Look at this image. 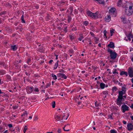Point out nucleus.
Returning <instances> with one entry per match:
<instances>
[{
    "label": "nucleus",
    "mask_w": 133,
    "mask_h": 133,
    "mask_svg": "<svg viewBox=\"0 0 133 133\" xmlns=\"http://www.w3.org/2000/svg\"><path fill=\"white\" fill-rule=\"evenodd\" d=\"M125 13L127 15L130 16L133 12V3L131 1L127 2L125 4Z\"/></svg>",
    "instance_id": "1"
},
{
    "label": "nucleus",
    "mask_w": 133,
    "mask_h": 133,
    "mask_svg": "<svg viewBox=\"0 0 133 133\" xmlns=\"http://www.w3.org/2000/svg\"><path fill=\"white\" fill-rule=\"evenodd\" d=\"M87 14L88 16L93 18H97L101 17L100 15L99 14L98 11L94 13L90 11H88L87 12Z\"/></svg>",
    "instance_id": "2"
},
{
    "label": "nucleus",
    "mask_w": 133,
    "mask_h": 133,
    "mask_svg": "<svg viewBox=\"0 0 133 133\" xmlns=\"http://www.w3.org/2000/svg\"><path fill=\"white\" fill-rule=\"evenodd\" d=\"M107 51L110 54V57L111 59H114L116 58L117 55V53L115 51H113L110 49L108 48Z\"/></svg>",
    "instance_id": "3"
},
{
    "label": "nucleus",
    "mask_w": 133,
    "mask_h": 133,
    "mask_svg": "<svg viewBox=\"0 0 133 133\" xmlns=\"http://www.w3.org/2000/svg\"><path fill=\"white\" fill-rule=\"evenodd\" d=\"M128 73L129 77H133V68L129 67L128 69Z\"/></svg>",
    "instance_id": "4"
},
{
    "label": "nucleus",
    "mask_w": 133,
    "mask_h": 133,
    "mask_svg": "<svg viewBox=\"0 0 133 133\" xmlns=\"http://www.w3.org/2000/svg\"><path fill=\"white\" fill-rule=\"evenodd\" d=\"M123 99V98L118 97V98H117L116 100V104L119 106H121L122 104Z\"/></svg>",
    "instance_id": "5"
},
{
    "label": "nucleus",
    "mask_w": 133,
    "mask_h": 133,
    "mask_svg": "<svg viewBox=\"0 0 133 133\" xmlns=\"http://www.w3.org/2000/svg\"><path fill=\"white\" fill-rule=\"evenodd\" d=\"M34 90V88L33 87H30L28 86L26 88L27 92L29 93H31Z\"/></svg>",
    "instance_id": "6"
},
{
    "label": "nucleus",
    "mask_w": 133,
    "mask_h": 133,
    "mask_svg": "<svg viewBox=\"0 0 133 133\" xmlns=\"http://www.w3.org/2000/svg\"><path fill=\"white\" fill-rule=\"evenodd\" d=\"M121 108L122 110V112L123 113L125 111L129 110V107L125 104L122 105V106Z\"/></svg>",
    "instance_id": "7"
},
{
    "label": "nucleus",
    "mask_w": 133,
    "mask_h": 133,
    "mask_svg": "<svg viewBox=\"0 0 133 133\" xmlns=\"http://www.w3.org/2000/svg\"><path fill=\"white\" fill-rule=\"evenodd\" d=\"M125 35L129 40L130 41L131 40V39L133 37V36L131 32H129L128 34L126 33Z\"/></svg>",
    "instance_id": "8"
},
{
    "label": "nucleus",
    "mask_w": 133,
    "mask_h": 133,
    "mask_svg": "<svg viewBox=\"0 0 133 133\" xmlns=\"http://www.w3.org/2000/svg\"><path fill=\"white\" fill-rule=\"evenodd\" d=\"M127 128L129 131H131L133 130V125L131 123H128Z\"/></svg>",
    "instance_id": "9"
},
{
    "label": "nucleus",
    "mask_w": 133,
    "mask_h": 133,
    "mask_svg": "<svg viewBox=\"0 0 133 133\" xmlns=\"http://www.w3.org/2000/svg\"><path fill=\"white\" fill-rule=\"evenodd\" d=\"M69 115V114L68 112L64 113L63 114L62 118L66 120Z\"/></svg>",
    "instance_id": "10"
},
{
    "label": "nucleus",
    "mask_w": 133,
    "mask_h": 133,
    "mask_svg": "<svg viewBox=\"0 0 133 133\" xmlns=\"http://www.w3.org/2000/svg\"><path fill=\"white\" fill-rule=\"evenodd\" d=\"M116 10L115 8H111L109 10V12L111 14H114Z\"/></svg>",
    "instance_id": "11"
},
{
    "label": "nucleus",
    "mask_w": 133,
    "mask_h": 133,
    "mask_svg": "<svg viewBox=\"0 0 133 133\" xmlns=\"http://www.w3.org/2000/svg\"><path fill=\"white\" fill-rule=\"evenodd\" d=\"M111 16L110 15H108L105 17V21L107 22H109L111 19Z\"/></svg>",
    "instance_id": "12"
},
{
    "label": "nucleus",
    "mask_w": 133,
    "mask_h": 133,
    "mask_svg": "<svg viewBox=\"0 0 133 133\" xmlns=\"http://www.w3.org/2000/svg\"><path fill=\"white\" fill-rule=\"evenodd\" d=\"M108 46L112 49H114L115 47L114 43L112 42H110V43L108 45Z\"/></svg>",
    "instance_id": "13"
},
{
    "label": "nucleus",
    "mask_w": 133,
    "mask_h": 133,
    "mask_svg": "<svg viewBox=\"0 0 133 133\" xmlns=\"http://www.w3.org/2000/svg\"><path fill=\"white\" fill-rule=\"evenodd\" d=\"M125 94V93L124 92L122 91H119V95L118 97L123 98V95Z\"/></svg>",
    "instance_id": "14"
},
{
    "label": "nucleus",
    "mask_w": 133,
    "mask_h": 133,
    "mask_svg": "<svg viewBox=\"0 0 133 133\" xmlns=\"http://www.w3.org/2000/svg\"><path fill=\"white\" fill-rule=\"evenodd\" d=\"M117 6L119 7L122 6L123 7H124L122 6L123 5L122 4V1L121 0L119 1L117 3Z\"/></svg>",
    "instance_id": "15"
},
{
    "label": "nucleus",
    "mask_w": 133,
    "mask_h": 133,
    "mask_svg": "<svg viewBox=\"0 0 133 133\" xmlns=\"http://www.w3.org/2000/svg\"><path fill=\"white\" fill-rule=\"evenodd\" d=\"M59 76L62 78H64V79H66L67 77L65 75L63 74L62 73H59Z\"/></svg>",
    "instance_id": "16"
},
{
    "label": "nucleus",
    "mask_w": 133,
    "mask_h": 133,
    "mask_svg": "<svg viewBox=\"0 0 133 133\" xmlns=\"http://www.w3.org/2000/svg\"><path fill=\"white\" fill-rule=\"evenodd\" d=\"M102 93L104 96V97L106 98L108 95V91H104L102 92Z\"/></svg>",
    "instance_id": "17"
},
{
    "label": "nucleus",
    "mask_w": 133,
    "mask_h": 133,
    "mask_svg": "<svg viewBox=\"0 0 133 133\" xmlns=\"http://www.w3.org/2000/svg\"><path fill=\"white\" fill-rule=\"evenodd\" d=\"M124 86L125 87H122V91L125 93L127 89L126 88V85L124 84Z\"/></svg>",
    "instance_id": "18"
},
{
    "label": "nucleus",
    "mask_w": 133,
    "mask_h": 133,
    "mask_svg": "<svg viewBox=\"0 0 133 133\" xmlns=\"http://www.w3.org/2000/svg\"><path fill=\"white\" fill-rule=\"evenodd\" d=\"M69 37L70 38V39L72 41H73L74 40L75 38V36L73 34L69 36Z\"/></svg>",
    "instance_id": "19"
},
{
    "label": "nucleus",
    "mask_w": 133,
    "mask_h": 133,
    "mask_svg": "<svg viewBox=\"0 0 133 133\" xmlns=\"http://www.w3.org/2000/svg\"><path fill=\"white\" fill-rule=\"evenodd\" d=\"M11 48L13 51H16L17 49V46L16 45H12L11 46Z\"/></svg>",
    "instance_id": "20"
},
{
    "label": "nucleus",
    "mask_w": 133,
    "mask_h": 133,
    "mask_svg": "<svg viewBox=\"0 0 133 133\" xmlns=\"http://www.w3.org/2000/svg\"><path fill=\"white\" fill-rule=\"evenodd\" d=\"M120 75H125L126 76H127L128 75V74L127 72L122 71L120 73Z\"/></svg>",
    "instance_id": "21"
},
{
    "label": "nucleus",
    "mask_w": 133,
    "mask_h": 133,
    "mask_svg": "<svg viewBox=\"0 0 133 133\" xmlns=\"http://www.w3.org/2000/svg\"><path fill=\"white\" fill-rule=\"evenodd\" d=\"M99 3L101 4H105V1L104 0H95Z\"/></svg>",
    "instance_id": "22"
},
{
    "label": "nucleus",
    "mask_w": 133,
    "mask_h": 133,
    "mask_svg": "<svg viewBox=\"0 0 133 133\" xmlns=\"http://www.w3.org/2000/svg\"><path fill=\"white\" fill-rule=\"evenodd\" d=\"M79 35V36L78 39L79 41H81L84 38V37L83 36V35L82 34H80Z\"/></svg>",
    "instance_id": "23"
},
{
    "label": "nucleus",
    "mask_w": 133,
    "mask_h": 133,
    "mask_svg": "<svg viewBox=\"0 0 133 133\" xmlns=\"http://www.w3.org/2000/svg\"><path fill=\"white\" fill-rule=\"evenodd\" d=\"M105 84L104 83H101L100 84V86L101 89H103L104 88Z\"/></svg>",
    "instance_id": "24"
},
{
    "label": "nucleus",
    "mask_w": 133,
    "mask_h": 133,
    "mask_svg": "<svg viewBox=\"0 0 133 133\" xmlns=\"http://www.w3.org/2000/svg\"><path fill=\"white\" fill-rule=\"evenodd\" d=\"M58 61H57L56 62L55 64L54 65V69L55 70L56 69L58 66Z\"/></svg>",
    "instance_id": "25"
},
{
    "label": "nucleus",
    "mask_w": 133,
    "mask_h": 133,
    "mask_svg": "<svg viewBox=\"0 0 133 133\" xmlns=\"http://www.w3.org/2000/svg\"><path fill=\"white\" fill-rule=\"evenodd\" d=\"M52 77V78L54 80H56L57 79V76L56 75L52 74H51Z\"/></svg>",
    "instance_id": "26"
},
{
    "label": "nucleus",
    "mask_w": 133,
    "mask_h": 133,
    "mask_svg": "<svg viewBox=\"0 0 133 133\" xmlns=\"http://www.w3.org/2000/svg\"><path fill=\"white\" fill-rule=\"evenodd\" d=\"M94 39L96 43H98L99 40V39L98 38L94 37Z\"/></svg>",
    "instance_id": "27"
},
{
    "label": "nucleus",
    "mask_w": 133,
    "mask_h": 133,
    "mask_svg": "<svg viewBox=\"0 0 133 133\" xmlns=\"http://www.w3.org/2000/svg\"><path fill=\"white\" fill-rule=\"evenodd\" d=\"M121 19L122 21L124 23H125L126 22V18L124 16H121Z\"/></svg>",
    "instance_id": "28"
},
{
    "label": "nucleus",
    "mask_w": 133,
    "mask_h": 133,
    "mask_svg": "<svg viewBox=\"0 0 133 133\" xmlns=\"http://www.w3.org/2000/svg\"><path fill=\"white\" fill-rule=\"evenodd\" d=\"M55 118L57 120L60 121L61 119V117L60 116L58 115H56L55 116Z\"/></svg>",
    "instance_id": "29"
},
{
    "label": "nucleus",
    "mask_w": 133,
    "mask_h": 133,
    "mask_svg": "<svg viewBox=\"0 0 133 133\" xmlns=\"http://www.w3.org/2000/svg\"><path fill=\"white\" fill-rule=\"evenodd\" d=\"M117 90V89L116 87H114L112 88V90L114 92L116 91Z\"/></svg>",
    "instance_id": "30"
},
{
    "label": "nucleus",
    "mask_w": 133,
    "mask_h": 133,
    "mask_svg": "<svg viewBox=\"0 0 133 133\" xmlns=\"http://www.w3.org/2000/svg\"><path fill=\"white\" fill-rule=\"evenodd\" d=\"M5 73V72L3 70H0V75H2L4 74Z\"/></svg>",
    "instance_id": "31"
},
{
    "label": "nucleus",
    "mask_w": 133,
    "mask_h": 133,
    "mask_svg": "<svg viewBox=\"0 0 133 133\" xmlns=\"http://www.w3.org/2000/svg\"><path fill=\"white\" fill-rule=\"evenodd\" d=\"M117 131L114 129H112L110 130V133H116Z\"/></svg>",
    "instance_id": "32"
},
{
    "label": "nucleus",
    "mask_w": 133,
    "mask_h": 133,
    "mask_svg": "<svg viewBox=\"0 0 133 133\" xmlns=\"http://www.w3.org/2000/svg\"><path fill=\"white\" fill-rule=\"evenodd\" d=\"M114 30L113 29H111L110 30V32L111 35V36H112L113 35V33H114Z\"/></svg>",
    "instance_id": "33"
},
{
    "label": "nucleus",
    "mask_w": 133,
    "mask_h": 133,
    "mask_svg": "<svg viewBox=\"0 0 133 133\" xmlns=\"http://www.w3.org/2000/svg\"><path fill=\"white\" fill-rule=\"evenodd\" d=\"M89 24V23L87 21H85L83 22V24L85 25L86 26Z\"/></svg>",
    "instance_id": "34"
},
{
    "label": "nucleus",
    "mask_w": 133,
    "mask_h": 133,
    "mask_svg": "<svg viewBox=\"0 0 133 133\" xmlns=\"http://www.w3.org/2000/svg\"><path fill=\"white\" fill-rule=\"evenodd\" d=\"M52 106L53 108H55V101H53L52 103Z\"/></svg>",
    "instance_id": "35"
},
{
    "label": "nucleus",
    "mask_w": 133,
    "mask_h": 133,
    "mask_svg": "<svg viewBox=\"0 0 133 133\" xmlns=\"http://www.w3.org/2000/svg\"><path fill=\"white\" fill-rule=\"evenodd\" d=\"M24 16L23 15L21 17V19L22 21V23H24L25 22V21L24 20Z\"/></svg>",
    "instance_id": "36"
},
{
    "label": "nucleus",
    "mask_w": 133,
    "mask_h": 133,
    "mask_svg": "<svg viewBox=\"0 0 133 133\" xmlns=\"http://www.w3.org/2000/svg\"><path fill=\"white\" fill-rule=\"evenodd\" d=\"M113 71L112 72V73L113 74H118V72H117V70L116 69H114Z\"/></svg>",
    "instance_id": "37"
},
{
    "label": "nucleus",
    "mask_w": 133,
    "mask_h": 133,
    "mask_svg": "<svg viewBox=\"0 0 133 133\" xmlns=\"http://www.w3.org/2000/svg\"><path fill=\"white\" fill-rule=\"evenodd\" d=\"M27 114V112L26 111H25L24 112V114L22 115L21 116H23L26 115V116Z\"/></svg>",
    "instance_id": "38"
},
{
    "label": "nucleus",
    "mask_w": 133,
    "mask_h": 133,
    "mask_svg": "<svg viewBox=\"0 0 133 133\" xmlns=\"http://www.w3.org/2000/svg\"><path fill=\"white\" fill-rule=\"evenodd\" d=\"M95 106L96 107H98L100 106V104L97 102H96L95 103Z\"/></svg>",
    "instance_id": "39"
},
{
    "label": "nucleus",
    "mask_w": 133,
    "mask_h": 133,
    "mask_svg": "<svg viewBox=\"0 0 133 133\" xmlns=\"http://www.w3.org/2000/svg\"><path fill=\"white\" fill-rule=\"evenodd\" d=\"M113 82L114 83L116 84H118V83L119 82L118 81L116 80L115 79L114 80H113Z\"/></svg>",
    "instance_id": "40"
},
{
    "label": "nucleus",
    "mask_w": 133,
    "mask_h": 133,
    "mask_svg": "<svg viewBox=\"0 0 133 133\" xmlns=\"http://www.w3.org/2000/svg\"><path fill=\"white\" fill-rule=\"evenodd\" d=\"M70 12V13H71L73 11V9L72 7H70L69 8Z\"/></svg>",
    "instance_id": "41"
},
{
    "label": "nucleus",
    "mask_w": 133,
    "mask_h": 133,
    "mask_svg": "<svg viewBox=\"0 0 133 133\" xmlns=\"http://www.w3.org/2000/svg\"><path fill=\"white\" fill-rule=\"evenodd\" d=\"M27 127L26 125H25L24 127V130H23V132H24V133H25V132L26 131V130H27Z\"/></svg>",
    "instance_id": "42"
},
{
    "label": "nucleus",
    "mask_w": 133,
    "mask_h": 133,
    "mask_svg": "<svg viewBox=\"0 0 133 133\" xmlns=\"http://www.w3.org/2000/svg\"><path fill=\"white\" fill-rule=\"evenodd\" d=\"M34 90L35 91L37 92H38L39 91V90L37 88H35L34 89Z\"/></svg>",
    "instance_id": "43"
},
{
    "label": "nucleus",
    "mask_w": 133,
    "mask_h": 133,
    "mask_svg": "<svg viewBox=\"0 0 133 133\" xmlns=\"http://www.w3.org/2000/svg\"><path fill=\"white\" fill-rule=\"evenodd\" d=\"M71 20V17H69L68 18V21L70 22Z\"/></svg>",
    "instance_id": "44"
},
{
    "label": "nucleus",
    "mask_w": 133,
    "mask_h": 133,
    "mask_svg": "<svg viewBox=\"0 0 133 133\" xmlns=\"http://www.w3.org/2000/svg\"><path fill=\"white\" fill-rule=\"evenodd\" d=\"M6 13L5 12H2L0 14V16H2L3 15L5 14Z\"/></svg>",
    "instance_id": "45"
},
{
    "label": "nucleus",
    "mask_w": 133,
    "mask_h": 133,
    "mask_svg": "<svg viewBox=\"0 0 133 133\" xmlns=\"http://www.w3.org/2000/svg\"><path fill=\"white\" fill-rule=\"evenodd\" d=\"M8 126L9 128H11L13 127L12 125L11 124H8Z\"/></svg>",
    "instance_id": "46"
},
{
    "label": "nucleus",
    "mask_w": 133,
    "mask_h": 133,
    "mask_svg": "<svg viewBox=\"0 0 133 133\" xmlns=\"http://www.w3.org/2000/svg\"><path fill=\"white\" fill-rule=\"evenodd\" d=\"M38 119V118L37 116H35L34 118V121H36Z\"/></svg>",
    "instance_id": "47"
},
{
    "label": "nucleus",
    "mask_w": 133,
    "mask_h": 133,
    "mask_svg": "<svg viewBox=\"0 0 133 133\" xmlns=\"http://www.w3.org/2000/svg\"><path fill=\"white\" fill-rule=\"evenodd\" d=\"M69 52L70 53H73L74 51L72 50H71L69 51Z\"/></svg>",
    "instance_id": "48"
},
{
    "label": "nucleus",
    "mask_w": 133,
    "mask_h": 133,
    "mask_svg": "<svg viewBox=\"0 0 133 133\" xmlns=\"http://www.w3.org/2000/svg\"><path fill=\"white\" fill-rule=\"evenodd\" d=\"M90 34L91 35L93 36H94V34L92 32H90Z\"/></svg>",
    "instance_id": "49"
},
{
    "label": "nucleus",
    "mask_w": 133,
    "mask_h": 133,
    "mask_svg": "<svg viewBox=\"0 0 133 133\" xmlns=\"http://www.w3.org/2000/svg\"><path fill=\"white\" fill-rule=\"evenodd\" d=\"M49 86H50V85L49 84H46V87L45 88V89L46 88H48V87H49Z\"/></svg>",
    "instance_id": "50"
},
{
    "label": "nucleus",
    "mask_w": 133,
    "mask_h": 133,
    "mask_svg": "<svg viewBox=\"0 0 133 133\" xmlns=\"http://www.w3.org/2000/svg\"><path fill=\"white\" fill-rule=\"evenodd\" d=\"M58 132L59 133H60L61 132V130L60 129H58Z\"/></svg>",
    "instance_id": "51"
},
{
    "label": "nucleus",
    "mask_w": 133,
    "mask_h": 133,
    "mask_svg": "<svg viewBox=\"0 0 133 133\" xmlns=\"http://www.w3.org/2000/svg\"><path fill=\"white\" fill-rule=\"evenodd\" d=\"M123 123L124 124H126L127 123V122L126 121H123Z\"/></svg>",
    "instance_id": "52"
},
{
    "label": "nucleus",
    "mask_w": 133,
    "mask_h": 133,
    "mask_svg": "<svg viewBox=\"0 0 133 133\" xmlns=\"http://www.w3.org/2000/svg\"><path fill=\"white\" fill-rule=\"evenodd\" d=\"M53 62V61L52 60H50L49 61V63L50 64H51L52 62Z\"/></svg>",
    "instance_id": "53"
},
{
    "label": "nucleus",
    "mask_w": 133,
    "mask_h": 133,
    "mask_svg": "<svg viewBox=\"0 0 133 133\" xmlns=\"http://www.w3.org/2000/svg\"><path fill=\"white\" fill-rule=\"evenodd\" d=\"M118 84L119 85L121 86H122V85H123V84L122 83H121L119 82Z\"/></svg>",
    "instance_id": "54"
},
{
    "label": "nucleus",
    "mask_w": 133,
    "mask_h": 133,
    "mask_svg": "<svg viewBox=\"0 0 133 133\" xmlns=\"http://www.w3.org/2000/svg\"><path fill=\"white\" fill-rule=\"evenodd\" d=\"M3 128V127L2 126H0V131L2 130Z\"/></svg>",
    "instance_id": "55"
},
{
    "label": "nucleus",
    "mask_w": 133,
    "mask_h": 133,
    "mask_svg": "<svg viewBox=\"0 0 133 133\" xmlns=\"http://www.w3.org/2000/svg\"><path fill=\"white\" fill-rule=\"evenodd\" d=\"M64 31H66V32H67V28H65L64 29Z\"/></svg>",
    "instance_id": "56"
},
{
    "label": "nucleus",
    "mask_w": 133,
    "mask_h": 133,
    "mask_svg": "<svg viewBox=\"0 0 133 133\" xmlns=\"http://www.w3.org/2000/svg\"><path fill=\"white\" fill-rule=\"evenodd\" d=\"M0 65H3L4 64L3 62H0Z\"/></svg>",
    "instance_id": "57"
},
{
    "label": "nucleus",
    "mask_w": 133,
    "mask_h": 133,
    "mask_svg": "<svg viewBox=\"0 0 133 133\" xmlns=\"http://www.w3.org/2000/svg\"><path fill=\"white\" fill-rule=\"evenodd\" d=\"M127 37H125L124 38V39L125 40H126V41H128V39H127Z\"/></svg>",
    "instance_id": "58"
},
{
    "label": "nucleus",
    "mask_w": 133,
    "mask_h": 133,
    "mask_svg": "<svg viewBox=\"0 0 133 133\" xmlns=\"http://www.w3.org/2000/svg\"><path fill=\"white\" fill-rule=\"evenodd\" d=\"M63 129L64 131H69V129H67L66 130H65V129H64V128H63Z\"/></svg>",
    "instance_id": "59"
},
{
    "label": "nucleus",
    "mask_w": 133,
    "mask_h": 133,
    "mask_svg": "<svg viewBox=\"0 0 133 133\" xmlns=\"http://www.w3.org/2000/svg\"><path fill=\"white\" fill-rule=\"evenodd\" d=\"M130 58L131 61L133 62V57H131Z\"/></svg>",
    "instance_id": "60"
},
{
    "label": "nucleus",
    "mask_w": 133,
    "mask_h": 133,
    "mask_svg": "<svg viewBox=\"0 0 133 133\" xmlns=\"http://www.w3.org/2000/svg\"><path fill=\"white\" fill-rule=\"evenodd\" d=\"M98 45L99 47H101V44L100 43H99L98 44Z\"/></svg>",
    "instance_id": "61"
},
{
    "label": "nucleus",
    "mask_w": 133,
    "mask_h": 133,
    "mask_svg": "<svg viewBox=\"0 0 133 133\" xmlns=\"http://www.w3.org/2000/svg\"><path fill=\"white\" fill-rule=\"evenodd\" d=\"M130 107L131 108H133V104L131 105V106H130Z\"/></svg>",
    "instance_id": "62"
},
{
    "label": "nucleus",
    "mask_w": 133,
    "mask_h": 133,
    "mask_svg": "<svg viewBox=\"0 0 133 133\" xmlns=\"http://www.w3.org/2000/svg\"><path fill=\"white\" fill-rule=\"evenodd\" d=\"M131 82L133 83V78H132V79H131Z\"/></svg>",
    "instance_id": "63"
},
{
    "label": "nucleus",
    "mask_w": 133,
    "mask_h": 133,
    "mask_svg": "<svg viewBox=\"0 0 133 133\" xmlns=\"http://www.w3.org/2000/svg\"><path fill=\"white\" fill-rule=\"evenodd\" d=\"M131 118L132 120H133V116H131Z\"/></svg>",
    "instance_id": "64"
}]
</instances>
